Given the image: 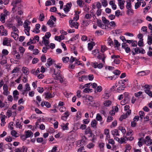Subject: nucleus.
<instances>
[{
	"label": "nucleus",
	"mask_w": 152,
	"mask_h": 152,
	"mask_svg": "<svg viewBox=\"0 0 152 152\" xmlns=\"http://www.w3.org/2000/svg\"><path fill=\"white\" fill-rule=\"evenodd\" d=\"M31 22L28 20L25 21L23 24V26L24 28V31L26 34L28 36L30 35L29 31L30 29V26H29L30 25Z\"/></svg>",
	"instance_id": "1"
},
{
	"label": "nucleus",
	"mask_w": 152,
	"mask_h": 152,
	"mask_svg": "<svg viewBox=\"0 0 152 152\" xmlns=\"http://www.w3.org/2000/svg\"><path fill=\"white\" fill-rule=\"evenodd\" d=\"M4 13H1L0 15V20L3 23L5 22L6 17L7 15H10L9 12L5 9L3 10Z\"/></svg>",
	"instance_id": "2"
},
{
	"label": "nucleus",
	"mask_w": 152,
	"mask_h": 152,
	"mask_svg": "<svg viewBox=\"0 0 152 152\" xmlns=\"http://www.w3.org/2000/svg\"><path fill=\"white\" fill-rule=\"evenodd\" d=\"M70 26L71 28H75L76 29H77L79 26V24L76 21V20H72L70 19L69 21Z\"/></svg>",
	"instance_id": "3"
},
{
	"label": "nucleus",
	"mask_w": 152,
	"mask_h": 152,
	"mask_svg": "<svg viewBox=\"0 0 152 152\" xmlns=\"http://www.w3.org/2000/svg\"><path fill=\"white\" fill-rule=\"evenodd\" d=\"M143 141L146 145L147 146H149L151 145H152V139H151L150 136H146L145 137V139L143 140Z\"/></svg>",
	"instance_id": "4"
},
{
	"label": "nucleus",
	"mask_w": 152,
	"mask_h": 152,
	"mask_svg": "<svg viewBox=\"0 0 152 152\" xmlns=\"http://www.w3.org/2000/svg\"><path fill=\"white\" fill-rule=\"evenodd\" d=\"M119 55H112L111 56V58L113 60V62L116 64H118L120 63V60L119 58H120Z\"/></svg>",
	"instance_id": "5"
},
{
	"label": "nucleus",
	"mask_w": 152,
	"mask_h": 152,
	"mask_svg": "<svg viewBox=\"0 0 152 152\" xmlns=\"http://www.w3.org/2000/svg\"><path fill=\"white\" fill-rule=\"evenodd\" d=\"M12 42L11 39L7 37H5L3 40V44L4 45L11 46V42Z\"/></svg>",
	"instance_id": "6"
},
{
	"label": "nucleus",
	"mask_w": 152,
	"mask_h": 152,
	"mask_svg": "<svg viewBox=\"0 0 152 152\" xmlns=\"http://www.w3.org/2000/svg\"><path fill=\"white\" fill-rule=\"evenodd\" d=\"M91 65L94 68H98L99 69H101L103 66V65L102 63L98 64L97 62H94L91 63Z\"/></svg>",
	"instance_id": "7"
},
{
	"label": "nucleus",
	"mask_w": 152,
	"mask_h": 152,
	"mask_svg": "<svg viewBox=\"0 0 152 152\" xmlns=\"http://www.w3.org/2000/svg\"><path fill=\"white\" fill-rule=\"evenodd\" d=\"M131 113V110H128L127 111L125 114L122 115L119 118V120L122 121L123 119H125L130 115Z\"/></svg>",
	"instance_id": "8"
},
{
	"label": "nucleus",
	"mask_w": 152,
	"mask_h": 152,
	"mask_svg": "<svg viewBox=\"0 0 152 152\" xmlns=\"http://www.w3.org/2000/svg\"><path fill=\"white\" fill-rule=\"evenodd\" d=\"M27 148L26 147L23 146L21 148H18L16 149L15 151V152H27Z\"/></svg>",
	"instance_id": "9"
},
{
	"label": "nucleus",
	"mask_w": 152,
	"mask_h": 152,
	"mask_svg": "<svg viewBox=\"0 0 152 152\" xmlns=\"http://www.w3.org/2000/svg\"><path fill=\"white\" fill-rule=\"evenodd\" d=\"M9 105L7 102H3L0 100V108H3L4 110H7L8 107Z\"/></svg>",
	"instance_id": "10"
},
{
	"label": "nucleus",
	"mask_w": 152,
	"mask_h": 152,
	"mask_svg": "<svg viewBox=\"0 0 152 152\" xmlns=\"http://www.w3.org/2000/svg\"><path fill=\"white\" fill-rule=\"evenodd\" d=\"M19 95V92L17 90H14L13 92V96L14 100L16 101L19 98L18 95Z\"/></svg>",
	"instance_id": "11"
},
{
	"label": "nucleus",
	"mask_w": 152,
	"mask_h": 152,
	"mask_svg": "<svg viewBox=\"0 0 152 152\" xmlns=\"http://www.w3.org/2000/svg\"><path fill=\"white\" fill-rule=\"evenodd\" d=\"M72 6L71 2L67 3L64 8V10L66 13H67L70 10Z\"/></svg>",
	"instance_id": "12"
},
{
	"label": "nucleus",
	"mask_w": 152,
	"mask_h": 152,
	"mask_svg": "<svg viewBox=\"0 0 152 152\" xmlns=\"http://www.w3.org/2000/svg\"><path fill=\"white\" fill-rule=\"evenodd\" d=\"M9 53L8 51L5 49H4L2 50V54H0V59H1L2 58H4L5 56L7 55Z\"/></svg>",
	"instance_id": "13"
},
{
	"label": "nucleus",
	"mask_w": 152,
	"mask_h": 152,
	"mask_svg": "<svg viewBox=\"0 0 152 152\" xmlns=\"http://www.w3.org/2000/svg\"><path fill=\"white\" fill-rule=\"evenodd\" d=\"M122 47L123 49H124L127 53H129L130 51V48L128 47V45L126 43H123L122 44Z\"/></svg>",
	"instance_id": "14"
},
{
	"label": "nucleus",
	"mask_w": 152,
	"mask_h": 152,
	"mask_svg": "<svg viewBox=\"0 0 152 152\" xmlns=\"http://www.w3.org/2000/svg\"><path fill=\"white\" fill-rule=\"evenodd\" d=\"M97 58L98 59L101 60L103 64L105 63V59L106 58V56H105L104 54H99L97 55Z\"/></svg>",
	"instance_id": "15"
},
{
	"label": "nucleus",
	"mask_w": 152,
	"mask_h": 152,
	"mask_svg": "<svg viewBox=\"0 0 152 152\" xmlns=\"http://www.w3.org/2000/svg\"><path fill=\"white\" fill-rule=\"evenodd\" d=\"M0 29L2 31L1 36H7V30L4 29V27L3 25L0 26Z\"/></svg>",
	"instance_id": "16"
},
{
	"label": "nucleus",
	"mask_w": 152,
	"mask_h": 152,
	"mask_svg": "<svg viewBox=\"0 0 152 152\" xmlns=\"http://www.w3.org/2000/svg\"><path fill=\"white\" fill-rule=\"evenodd\" d=\"M25 135L27 138L32 137L33 136V133L31 130H28L25 131Z\"/></svg>",
	"instance_id": "17"
},
{
	"label": "nucleus",
	"mask_w": 152,
	"mask_h": 152,
	"mask_svg": "<svg viewBox=\"0 0 152 152\" xmlns=\"http://www.w3.org/2000/svg\"><path fill=\"white\" fill-rule=\"evenodd\" d=\"M54 75H55V77L54 78L55 79L59 80L60 82L61 83L63 82V79L61 76L59 74H58V73H57L56 74L55 73Z\"/></svg>",
	"instance_id": "18"
},
{
	"label": "nucleus",
	"mask_w": 152,
	"mask_h": 152,
	"mask_svg": "<svg viewBox=\"0 0 152 152\" xmlns=\"http://www.w3.org/2000/svg\"><path fill=\"white\" fill-rule=\"evenodd\" d=\"M68 125L69 123H68L65 124L63 123L61 124V126L63 131L67 130L69 129Z\"/></svg>",
	"instance_id": "19"
},
{
	"label": "nucleus",
	"mask_w": 152,
	"mask_h": 152,
	"mask_svg": "<svg viewBox=\"0 0 152 152\" xmlns=\"http://www.w3.org/2000/svg\"><path fill=\"white\" fill-rule=\"evenodd\" d=\"M150 73V71L149 70H147L145 71H142L140 72H138L137 74L140 76H143L147 75Z\"/></svg>",
	"instance_id": "20"
},
{
	"label": "nucleus",
	"mask_w": 152,
	"mask_h": 152,
	"mask_svg": "<svg viewBox=\"0 0 152 152\" xmlns=\"http://www.w3.org/2000/svg\"><path fill=\"white\" fill-rule=\"evenodd\" d=\"M64 116H62L61 117V119L64 120H66L67 117L69 116V113L68 111H66L63 114Z\"/></svg>",
	"instance_id": "21"
},
{
	"label": "nucleus",
	"mask_w": 152,
	"mask_h": 152,
	"mask_svg": "<svg viewBox=\"0 0 152 152\" xmlns=\"http://www.w3.org/2000/svg\"><path fill=\"white\" fill-rule=\"evenodd\" d=\"M42 107H43L45 105L47 108H50L51 106V104L48 102H42L41 104Z\"/></svg>",
	"instance_id": "22"
},
{
	"label": "nucleus",
	"mask_w": 152,
	"mask_h": 152,
	"mask_svg": "<svg viewBox=\"0 0 152 152\" xmlns=\"http://www.w3.org/2000/svg\"><path fill=\"white\" fill-rule=\"evenodd\" d=\"M22 71L23 73L26 75H28L29 73L28 68L26 67L23 66V67Z\"/></svg>",
	"instance_id": "23"
},
{
	"label": "nucleus",
	"mask_w": 152,
	"mask_h": 152,
	"mask_svg": "<svg viewBox=\"0 0 152 152\" xmlns=\"http://www.w3.org/2000/svg\"><path fill=\"white\" fill-rule=\"evenodd\" d=\"M37 141L38 143H42V144H45L46 143V140H43L42 137H37Z\"/></svg>",
	"instance_id": "24"
},
{
	"label": "nucleus",
	"mask_w": 152,
	"mask_h": 152,
	"mask_svg": "<svg viewBox=\"0 0 152 152\" xmlns=\"http://www.w3.org/2000/svg\"><path fill=\"white\" fill-rule=\"evenodd\" d=\"M64 37L63 35H61L59 36H56L55 37V39L56 40L60 42L61 40L64 39Z\"/></svg>",
	"instance_id": "25"
},
{
	"label": "nucleus",
	"mask_w": 152,
	"mask_h": 152,
	"mask_svg": "<svg viewBox=\"0 0 152 152\" xmlns=\"http://www.w3.org/2000/svg\"><path fill=\"white\" fill-rule=\"evenodd\" d=\"M125 3V1L124 0H122L118 2V5L121 9L122 10L124 8V5Z\"/></svg>",
	"instance_id": "26"
},
{
	"label": "nucleus",
	"mask_w": 152,
	"mask_h": 152,
	"mask_svg": "<svg viewBox=\"0 0 152 152\" xmlns=\"http://www.w3.org/2000/svg\"><path fill=\"white\" fill-rule=\"evenodd\" d=\"M93 134L91 132L87 134V135H86V137H88V140L94 141V139L93 137Z\"/></svg>",
	"instance_id": "27"
},
{
	"label": "nucleus",
	"mask_w": 152,
	"mask_h": 152,
	"mask_svg": "<svg viewBox=\"0 0 152 152\" xmlns=\"http://www.w3.org/2000/svg\"><path fill=\"white\" fill-rule=\"evenodd\" d=\"M76 124L78 126H80L79 129L82 130L85 129L87 128V126L85 124H80L79 123H76Z\"/></svg>",
	"instance_id": "28"
},
{
	"label": "nucleus",
	"mask_w": 152,
	"mask_h": 152,
	"mask_svg": "<svg viewBox=\"0 0 152 152\" xmlns=\"http://www.w3.org/2000/svg\"><path fill=\"white\" fill-rule=\"evenodd\" d=\"M11 36L16 40L18 39L19 37L18 33H11Z\"/></svg>",
	"instance_id": "29"
},
{
	"label": "nucleus",
	"mask_w": 152,
	"mask_h": 152,
	"mask_svg": "<svg viewBox=\"0 0 152 152\" xmlns=\"http://www.w3.org/2000/svg\"><path fill=\"white\" fill-rule=\"evenodd\" d=\"M97 122L95 120H93L91 123V126L94 129H96L97 128L96 125Z\"/></svg>",
	"instance_id": "30"
},
{
	"label": "nucleus",
	"mask_w": 152,
	"mask_h": 152,
	"mask_svg": "<svg viewBox=\"0 0 152 152\" xmlns=\"http://www.w3.org/2000/svg\"><path fill=\"white\" fill-rule=\"evenodd\" d=\"M90 128L89 127H88L86 129L85 131V138L86 139V135H87L88 134L91 132Z\"/></svg>",
	"instance_id": "31"
},
{
	"label": "nucleus",
	"mask_w": 152,
	"mask_h": 152,
	"mask_svg": "<svg viewBox=\"0 0 152 152\" xmlns=\"http://www.w3.org/2000/svg\"><path fill=\"white\" fill-rule=\"evenodd\" d=\"M109 4L111 6L112 8L114 10H115L117 8V6L115 3V2L113 1H110L109 3Z\"/></svg>",
	"instance_id": "32"
},
{
	"label": "nucleus",
	"mask_w": 152,
	"mask_h": 152,
	"mask_svg": "<svg viewBox=\"0 0 152 152\" xmlns=\"http://www.w3.org/2000/svg\"><path fill=\"white\" fill-rule=\"evenodd\" d=\"M16 18H17V21L18 23L17 25L19 26H21L22 25L23 22L21 21L20 18L18 16H16Z\"/></svg>",
	"instance_id": "33"
},
{
	"label": "nucleus",
	"mask_w": 152,
	"mask_h": 152,
	"mask_svg": "<svg viewBox=\"0 0 152 152\" xmlns=\"http://www.w3.org/2000/svg\"><path fill=\"white\" fill-rule=\"evenodd\" d=\"M52 59L50 58L48 59L46 65L48 67H49L52 64Z\"/></svg>",
	"instance_id": "34"
},
{
	"label": "nucleus",
	"mask_w": 152,
	"mask_h": 152,
	"mask_svg": "<svg viewBox=\"0 0 152 152\" xmlns=\"http://www.w3.org/2000/svg\"><path fill=\"white\" fill-rule=\"evenodd\" d=\"M87 80V77L85 75H83L79 77L78 78V80L79 82H83V80Z\"/></svg>",
	"instance_id": "35"
},
{
	"label": "nucleus",
	"mask_w": 152,
	"mask_h": 152,
	"mask_svg": "<svg viewBox=\"0 0 152 152\" xmlns=\"http://www.w3.org/2000/svg\"><path fill=\"white\" fill-rule=\"evenodd\" d=\"M131 147L130 145L128 144L126 145L125 149L124 152H130V150L131 149Z\"/></svg>",
	"instance_id": "36"
},
{
	"label": "nucleus",
	"mask_w": 152,
	"mask_h": 152,
	"mask_svg": "<svg viewBox=\"0 0 152 152\" xmlns=\"http://www.w3.org/2000/svg\"><path fill=\"white\" fill-rule=\"evenodd\" d=\"M45 95V98H52L53 96L49 92L44 93Z\"/></svg>",
	"instance_id": "37"
},
{
	"label": "nucleus",
	"mask_w": 152,
	"mask_h": 152,
	"mask_svg": "<svg viewBox=\"0 0 152 152\" xmlns=\"http://www.w3.org/2000/svg\"><path fill=\"white\" fill-rule=\"evenodd\" d=\"M111 104L112 102L110 100H105L104 102V104L106 107H109Z\"/></svg>",
	"instance_id": "38"
},
{
	"label": "nucleus",
	"mask_w": 152,
	"mask_h": 152,
	"mask_svg": "<svg viewBox=\"0 0 152 152\" xmlns=\"http://www.w3.org/2000/svg\"><path fill=\"white\" fill-rule=\"evenodd\" d=\"M111 133L114 136H119L120 134L118 132V130L116 129H115L111 131Z\"/></svg>",
	"instance_id": "39"
},
{
	"label": "nucleus",
	"mask_w": 152,
	"mask_h": 152,
	"mask_svg": "<svg viewBox=\"0 0 152 152\" xmlns=\"http://www.w3.org/2000/svg\"><path fill=\"white\" fill-rule=\"evenodd\" d=\"M23 124L20 122L19 121H17L16 123L15 126L17 128L22 129V128Z\"/></svg>",
	"instance_id": "40"
},
{
	"label": "nucleus",
	"mask_w": 152,
	"mask_h": 152,
	"mask_svg": "<svg viewBox=\"0 0 152 152\" xmlns=\"http://www.w3.org/2000/svg\"><path fill=\"white\" fill-rule=\"evenodd\" d=\"M147 43L150 45L152 44V36H148Z\"/></svg>",
	"instance_id": "41"
},
{
	"label": "nucleus",
	"mask_w": 152,
	"mask_h": 152,
	"mask_svg": "<svg viewBox=\"0 0 152 152\" xmlns=\"http://www.w3.org/2000/svg\"><path fill=\"white\" fill-rule=\"evenodd\" d=\"M118 86H119V87L117 88V90L118 91V92H119L120 91L124 90L125 88L124 85L120 84Z\"/></svg>",
	"instance_id": "42"
},
{
	"label": "nucleus",
	"mask_w": 152,
	"mask_h": 152,
	"mask_svg": "<svg viewBox=\"0 0 152 152\" xmlns=\"http://www.w3.org/2000/svg\"><path fill=\"white\" fill-rule=\"evenodd\" d=\"M142 94V92L141 91H140L138 92L135 93H134V96H135L137 97L139 99L140 96H141Z\"/></svg>",
	"instance_id": "43"
},
{
	"label": "nucleus",
	"mask_w": 152,
	"mask_h": 152,
	"mask_svg": "<svg viewBox=\"0 0 152 152\" xmlns=\"http://www.w3.org/2000/svg\"><path fill=\"white\" fill-rule=\"evenodd\" d=\"M142 87H144V90L145 91H145L147 90H150V86L149 85L145 84V85H142Z\"/></svg>",
	"instance_id": "44"
},
{
	"label": "nucleus",
	"mask_w": 152,
	"mask_h": 152,
	"mask_svg": "<svg viewBox=\"0 0 152 152\" xmlns=\"http://www.w3.org/2000/svg\"><path fill=\"white\" fill-rule=\"evenodd\" d=\"M100 1L103 7H106L107 5V2L106 0H100Z\"/></svg>",
	"instance_id": "45"
},
{
	"label": "nucleus",
	"mask_w": 152,
	"mask_h": 152,
	"mask_svg": "<svg viewBox=\"0 0 152 152\" xmlns=\"http://www.w3.org/2000/svg\"><path fill=\"white\" fill-rule=\"evenodd\" d=\"M134 87L139 90H140L141 89L140 86L138 85L137 81L136 80L134 81Z\"/></svg>",
	"instance_id": "46"
},
{
	"label": "nucleus",
	"mask_w": 152,
	"mask_h": 152,
	"mask_svg": "<svg viewBox=\"0 0 152 152\" xmlns=\"http://www.w3.org/2000/svg\"><path fill=\"white\" fill-rule=\"evenodd\" d=\"M1 59H0L1 60L0 64L1 65H3L7 63V61L6 57H5L4 58H3Z\"/></svg>",
	"instance_id": "47"
},
{
	"label": "nucleus",
	"mask_w": 152,
	"mask_h": 152,
	"mask_svg": "<svg viewBox=\"0 0 152 152\" xmlns=\"http://www.w3.org/2000/svg\"><path fill=\"white\" fill-rule=\"evenodd\" d=\"M96 119L97 121H101L102 120V118L99 113H97L96 117Z\"/></svg>",
	"instance_id": "48"
},
{
	"label": "nucleus",
	"mask_w": 152,
	"mask_h": 152,
	"mask_svg": "<svg viewBox=\"0 0 152 152\" xmlns=\"http://www.w3.org/2000/svg\"><path fill=\"white\" fill-rule=\"evenodd\" d=\"M79 35L78 34L76 35L75 36H73L68 41V42H69L70 41H73L75 40L76 39H78Z\"/></svg>",
	"instance_id": "49"
},
{
	"label": "nucleus",
	"mask_w": 152,
	"mask_h": 152,
	"mask_svg": "<svg viewBox=\"0 0 152 152\" xmlns=\"http://www.w3.org/2000/svg\"><path fill=\"white\" fill-rule=\"evenodd\" d=\"M47 24L50 25V27H52L53 26L54 23L52 20L49 19L47 23Z\"/></svg>",
	"instance_id": "50"
},
{
	"label": "nucleus",
	"mask_w": 152,
	"mask_h": 152,
	"mask_svg": "<svg viewBox=\"0 0 152 152\" xmlns=\"http://www.w3.org/2000/svg\"><path fill=\"white\" fill-rule=\"evenodd\" d=\"M118 129L122 132L123 134H125L126 130L124 127L122 126H119L118 127Z\"/></svg>",
	"instance_id": "51"
},
{
	"label": "nucleus",
	"mask_w": 152,
	"mask_h": 152,
	"mask_svg": "<svg viewBox=\"0 0 152 152\" xmlns=\"http://www.w3.org/2000/svg\"><path fill=\"white\" fill-rule=\"evenodd\" d=\"M107 48L105 46L102 45L101 46V52L103 53L106 50H107Z\"/></svg>",
	"instance_id": "52"
},
{
	"label": "nucleus",
	"mask_w": 152,
	"mask_h": 152,
	"mask_svg": "<svg viewBox=\"0 0 152 152\" xmlns=\"http://www.w3.org/2000/svg\"><path fill=\"white\" fill-rule=\"evenodd\" d=\"M62 60L64 63H67L69 61V58L68 57H63L62 58Z\"/></svg>",
	"instance_id": "53"
},
{
	"label": "nucleus",
	"mask_w": 152,
	"mask_h": 152,
	"mask_svg": "<svg viewBox=\"0 0 152 152\" xmlns=\"http://www.w3.org/2000/svg\"><path fill=\"white\" fill-rule=\"evenodd\" d=\"M1 125L2 126H4V124H5V118L3 116H1Z\"/></svg>",
	"instance_id": "54"
},
{
	"label": "nucleus",
	"mask_w": 152,
	"mask_h": 152,
	"mask_svg": "<svg viewBox=\"0 0 152 152\" xmlns=\"http://www.w3.org/2000/svg\"><path fill=\"white\" fill-rule=\"evenodd\" d=\"M102 20L103 22L105 24H108L109 23V21L106 19V18L104 17H102Z\"/></svg>",
	"instance_id": "55"
},
{
	"label": "nucleus",
	"mask_w": 152,
	"mask_h": 152,
	"mask_svg": "<svg viewBox=\"0 0 152 152\" xmlns=\"http://www.w3.org/2000/svg\"><path fill=\"white\" fill-rule=\"evenodd\" d=\"M43 41L44 44L46 46H47L48 45L49 43V41L48 40H46L45 37H43Z\"/></svg>",
	"instance_id": "56"
},
{
	"label": "nucleus",
	"mask_w": 152,
	"mask_h": 152,
	"mask_svg": "<svg viewBox=\"0 0 152 152\" xmlns=\"http://www.w3.org/2000/svg\"><path fill=\"white\" fill-rule=\"evenodd\" d=\"M12 30L13 32L11 33H19V31L18 29L15 26H13L12 27Z\"/></svg>",
	"instance_id": "57"
},
{
	"label": "nucleus",
	"mask_w": 152,
	"mask_h": 152,
	"mask_svg": "<svg viewBox=\"0 0 152 152\" xmlns=\"http://www.w3.org/2000/svg\"><path fill=\"white\" fill-rule=\"evenodd\" d=\"M94 47L93 45L91 43H88V49L89 50H92Z\"/></svg>",
	"instance_id": "58"
},
{
	"label": "nucleus",
	"mask_w": 152,
	"mask_h": 152,
	"mask_svg": "<svg viewBox=\"0 0 152 152\" xmlns=\"http://www.w3.org/2000/svg\"><path fill=\"white\" fill-rule=\"evenodd\" d=\"M92 17V15L91 14L89 13H87L86 14L85 16V18L88 20H90Z\"/></svg>",
	"instance_id": "59"
},
{
	"label": "nucleus",
	"mask_w": 152,
	"mask_h": 152,
	"mask_svg": "<svg viewBox=\"0 0 152 152\" xmlns=\"http://www.w3.org/2000/svg\"><path fill=\"white\" fill-rule=\"evenodd\" d=\"M140 117L142 119L145 115V113L143 111H140L139 112Z\"/></svg>",
	"instance_id": "60"
},
{
	"label": "nucleus",
	"mask_w": 152,
	"mask_h": 152,
	"mask_svg": "<svg viewBox=\"0 0 152 152\" xmlns=\"http://www.w3.org/2000/svg\"><path fill=\"white\" fill-rule=\"evenodd\" d=\"M107 40L108 45L111 46H113V42L112 40L111 39L109 38H108Z\"/></svg>",
	"instance_id": "61"
},
{
	"label": "nucleus",
	"mask_w": 152,
	"mask_h": 152,
	"mask_svg": "<svg viewBox=\"0 0 152 152\" xmlns=\"http://www.w3.org/2000/svg\"><path fill=\"white\" fill-rule=\"evenodd\" d=\"M126 140L124 137H121L120 138V141H119V142L121 144L125 143Z\"/></svg>",
	"instance_id": "62"
},
{
	"label": "nucleus",
	"mask_w": 152,
	"mask_h": 152,
	"mask_svg": "<svg viewBox=\"0 0 152 152\" xmlns=\"http://www.w3.org/2000/svg\"><path fill=\"white\" fill-rule=\"evenodd\" d=\"M45 17L43 13L40 14L39 16V20L41 21H43Z\"/></svg>",
	"instance_id": "63"
},
{
	"label": "nucleus",
	"mask_w": 152,
	"mask_h": 152,
	"mask_svg": "<svg viewBox=\"0 0 152 152\" xmlns=\"http://www.w3.org/2000/svg\"><path fill=\"white\" fill-rule=\"evenodd\" d=\"M145 93L147 94L148 95L152 97V92H151V91H150V90H146L145 91Z\"/></svg>",
	"instance_id": "64"
}]
</instances>
